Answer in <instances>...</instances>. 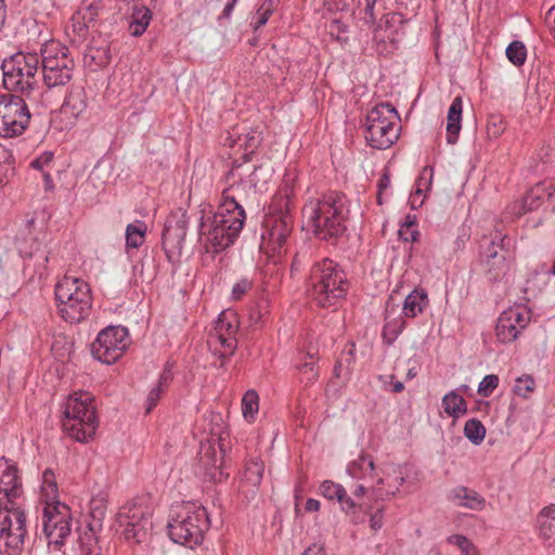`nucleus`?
Masks as SVG:
<instances>
[{
    "mask_svg": "<svg viewBox=\"0 0 555 555\" xmlns=\"http://www.w3.org/2000/svg\"><path fill=\"white\" fill-rule=\"evenodd\" d=\"M238 191L240 186L234 185L223 189L217 211L201 217L198 234L211 253L217 254L232 245L244 227L246 215Z\"/></svg>",
    "mask_w": 555,
    "mask_h": 555,
    "instance_id": "obj_1",
    "label": "nucleus"
},
{
    "mask_svg": "<svg viewBox=\"0 0 555 555\" xmlns=\"http://www.w3.org/2000/svg\"><path fill=\"white\" fill-rule=\"evenodd\" d=\"M302 215L318 238H337L347 230L349 201L341 192L328 191L309 198L302 207Z\"/></svg>",
    "mask_w": 555,
    "mask_h": 555,
    "instance_id": "obj_2",
    "label": "nucleus"
},
{
    "mask_svg": "<svg viewBox=\"0 0 555 555\" xmlns=\"http://www.w3.org/2000/svg\"><path fill=\"white\" fill-rule=\"evenodd\" d=\"M349 289V282L343 268L330 258L312 264L307 282L310 299L320 308L336 306Z\"/></svg>",
    "mask_w": 555,
    "mask_h": 555,
    "instance_id": "obj_3",
    "label": "nucleus"
},
{
    "mask_svg": "<svg viewBox=\"0 0 555 555\" xmlns=\"http://www.w3.org/2000/svg\"><path fill=\"white\" fill-rule=\"evenodd\" d=\"M209 527L207 509L195 502L172 506L167 526L170 539L190 548L203 543Z\"/></svg>",
    "mask_w": 555,
    "mask_h": 555,
    "instance_id": "obj_4",
    "label": "nucleus"
},
{
    "mask_svg": "<svg viewBox=\"0 0 555 555\" xmlns=\"http://www.w3.org/2000/svg\"><path fill=\"white\" fill-rule=\"evenodd\" d=\"M59 315L67 323L78 324L87 320L92 311V292L82 279L65 275L54 287Z\"/></svg>",
    "mask_w": 555,
    "mask_h": 555,
    "instance_id": "obj_5",
    "label": "nucleus"
},
{
    "mask_svg": "<svg viewBox=\"0 0 555 555\" xmlns=\"http://www.w3.org/2000/svg\"><path fill=\"white\" fill-rule=\"evenodd\" d=\"M98 420L93 398L88 392L69 396L64 409L63 427L79 442H88L95 435Z\"/></svg>",
    "mask_w": 555,
    "mask_h": 555,
    "instance_id": "obj_6",
    "label": "nucleus"
},
{
    "mask_svg": "<svg viewBox=\"0 0 555 555\" xmlns=\"http://www.w3.org/2000/svg\"><path fill=\"white\" fill-rule=\"evenodd\" d=\"M400 129L397 109L389 103H380L366 115L364 137L371 147L386 150L397 142Z\"/></svg>",
    "mask_w": 555,
    "mask_h": 555,
    "instance_id": "obj_7",
    "label": "nucleus"
},
{
    "mask_svg": "<svg viewBox=\"0 0 555 555\" xmlns=\"http://www.w3.org/2000/svg\"><path fill=\"white\" fill-rule=\"evenodd\" d=\"M40 57L37 53L17 52L2 62L3 86L7 90L30 96L38 86Z\"/></svg>",
    "mask_w": 555,
    "mask_h": 555,
    "instance_id": "obj_8",
    "label": "nucleus"
},
{
    "mask_svg": "<svg viewBox=\"0 0 555 555\" xmlns=\"http://www.w3.org/2000/svg\"><path fill=\"white\" fill-rule=\"evenodd\" d=\"M40 63L44 85L51 89L65 86L73 78L75 62L67 47L49 41L40 50Z\"/></svg>",
    "mask_w": 555,
    "mask_h": 555,
    "instance_id": "obj_9",
    "label": "nucleus"
},
{
    "mask_svg": "<svg viewBox=\"0 0 555 555\" xmlns=\"http://www.w3.org/2000/svg\"><path fill=\"white\" fill-rule=\"evenodd\" d=\"M26 535V515L21 503L0 505V551L4 555H21Z\"/></svg>",
    "mask_w": 555,
    "mask_h": 555,
    "instance_id": "obj_10",
    "label": "nucleus"
},
{
    "mask_svg": "<svg viewBox=\"0 0 555 555\" xmlns=\"http://www.w3.org/2000/svg\"><path fill=\"white\" fill-rule=\"evenodd\" d=\"M237 330L238 323L235 314L222 312L208 334L207 346L211 353L220 360V367L225 365L237 349Z\"/></svg>",
    "mask_w": 555,
    "mask_h": 555,
    "instance_id": "obj_11",
    "label": "nucleus"
},
{
    "mask_svg": "<svg viewBox=\"0 0 555 555\" xmlns=\"http://www.w3.org/2000/svg\"><path fill=\"white\" fill-rule=\"evenodd\" d=\"M129 345L130 337L127 327L107 326L100 331L91 344V354L104 364H113L124 356Z\"/></svg>",
    "mask_w": 555,
    "mask_h": 555,
    "instance_id": "obj_12",
    "label": "nucleus"
},
{
    "mask_svg": "<svg viewBox=\"0 0 555 555\" xmlns=\"http://www.w3.org/2000/svg\"><path fill=\"white\" fill-rule=\"evenodd\" d=\"M30 113L25 100L15 94H0V137L21 135L29 125Z\"/></svg>",
    "mask_w": 555,
    "mask_h": 555,
    "instance_id": "obj_13",
    "label": "nucleus"
},
{
    "mask_svg": "<svg viewBox=\"0 0 555 555\" xmlns=\"http://www.w3.org/2000/svg\"><path fill=\"white\" fill-rule=\"evenodd\" d=\"M117 521L124 527L125 538L135 543L146 541L153 529L151 508L138 502L125 504L117 514Z\"/></svg>",
    "mask_w": 555,
    "mask_h": 555,
    "instance_id": "obj_14",
    "label": "nucleus"
},
{
    "mask_svg": "<svg viewBox=\"0 0 555 555\" xmlns=\"http://www.w3.org/2000/svg\"><path fill=\"white\" fill-rule=\"evenodd\" d=\"M42 526L49 545L59 550L72 532L69 507L60 502L48 504L43 509Z\"/></svg>",
    "mask_w": 555,
    "mask_h": 555,
    "instance_id": "obj_15",
    "label": "nucleus"
},
{
    "mask_svg": "<svg viewBox=\"0 0 555 555\" xmlns=\"http://www.w3.org/2000/svg\"><path fill=\"white\" fill-rule=\"evenodd\" d=\"M296 204L285 201L275 193L269 206L271 214V229L269 232V241L274 244V249L282 248L293 229V211Z\"/></svg>",
    "mask_w": 555,
    "mask_h": 555,
    "instance_id": "obj_16",
    "label": "nucleus"
},
{
    "mask_svg": "<svg viewBox=\"0 0 555 555\" xmlns=\"http://www.w3.org/2000/svg\"><path fill=\"white\" fill-rule=\"evenodd\" d=\"M531 310L525 305H516L504 310L496 322L495 334L503 344L515 341L531 322Z\"/></svg>",
    "mask_w": 555,
    "mask_h": 555,
    "instance_id": "obj_17",
    "label": "nucleus"
},
{
    "mask_svg": "<svg viewBox=\"0 0 555 555\" xmlns=\"http://www.w3.org/2000/svg\"><path fill=\"white\" fill-rule=\"evenodd\" d=\"M404 482L405 474L402 465L388 464L380 468L376 481L371 486V495L375 501L390 500L399 492Z\"/></svg>",
    "mask_w": 555,
    "mask_h": 555,
    "instance_id": "obj_18",
    "label": "nucleus"
},
{
    "mask_svg": "<svg viewBox=\"0 0 555 555\" xmlns=\"http://www.w3.org/2000/svg\"><path fill=\"white\" fill-rule=\"evenodd\" d=\"M23 493L17 467L5 457L0 459V505L21 503Z\"/></svg>",
    "mask_w": 555,
    "mask_h": 555,
    "instance_id": "obj_19",
    "label": "nucleus"
},
{
    "mask_svg": "<svg viewBox=\"0 0 555 555\" xmlns=\"http://www.w3.org/2000/svg\"><path fill=\"white\" fill-rule=\"evenodd\" d=\"M188 221L185 215L169 217L164 225L162 234V246L170 259V255L181 251L186 235Z\"/></svg>",
    "mask_w": 555,
    "mask_h": 555,
    "instance_id": "obj_20",
    "label": "nucleus"
},
{
    "mask_svg": "<svg viewBox=\"0 0 555 555\" xmlns=\"http://www.w3.org/2000/svg\"><path fill=\"white\" fill-rule=\"evenodd\" d=\"M507 240V244L509 243V238L506 236L501 237V243L496 244L494 241L491 242L489 247L483 254L482 262L486 269V273L491 281L501 280L508 271V263L506 261V257L504 254L499 253V248L501 250L505 249V241Z\"/></svg>",
    "mask_w": 555,
    "mask_h": 555,
    "instance_id": "obj_21",
    "label": "nucleus"
},
{
    "mask_svg": "<svg viewBox=\"0 0 555 555\" xmlns=\"http://www.w3.org/2000/svg\"><path fill=\"white\" fill-rule=\"evenodd\" d=\"M223 462L222 455L218 452L216 446L211 442L201 443L199 463L204 468L205 475L215 482H221L223 473L221 465Z\"/></svg>",
    "mask_w": 555,
    "mask_h": 555,
    "instance_id": "obj_22",
    "label": "nucleus"
},
{
    "mask_svg": "<svg viewBox=\"0 0 555 555\" xmlns=\"http://www.w3.org/2000/svg\"><path fill=\"white\" fill-rule=\"evenodd\" d=\"M88 108V96L81 86L73 85L63 102L61 113L74 119L83 118Z\"/></svg>",
    "mask_w": 555,
    "mask_h": 555,
    "instance_id": "obj_23",
    "label": "nucleus"
},
{
    "mask_svg": "<svg viewBox=\"0 0 555 555\" xmlns=\"http://www.w3.org/2000/svg\"><path fill=\"white\" fill-rule=\"evenodd\" d=\"M100 11L98 0H85L72 17L73 30L79 37H85L88 28L94 25Z\"/></svg>",
    "mask_w": 555,
    "mask_h": 555,
    "instance_id": "obj_24",
    "label": "nucleus"
},
{
    "mask_svg": "<svg viewBox=\"0 0 555 555\" xmlns=\"http://www.w3.org/2000/svg\"><path fill=\"white\" fill-rule=\"evenodd\" d=\"M347 474L358 480L376 481L380 473V468L375 466L374 459L371 454L361 452L357 459L347 465Z\"/></svg>",
    "mask_w": 555,
    "mask_h": 555,
    "instance_id": "obj_25",
    "label": "nucleus"
},
{
    "mask_svg": "<svg viewBox=\"0 0 555 555\" xmlns=\"http://www.w3.org/2000/svg\"><path fill=\"white\" fill-rule=\"evenodd\" d=\"M262 140V131L258 128H250L246 132L240 133L235 140L228 137L224 144H228L231 147L237 145L240 149H243V163H248L251 155L255 154L260 146Z\"/></svg>",
    "mask_w": 555,
    "mask_h": 555,
    "instance_id": "obj_26",
    "label": "nucleus"
},
{
    "mask_svg": "<svg viewBox=\"0 0 555 555\" xmlns=\"http://www.w3.org/2000/svg\"><path fill=\"white\" fill-rule=\"evenodd\" d=\"M537 528L545 546L555 552V504L541 509L537 516Z\"/></svg>",
    "mask_w": 555,
    "mask_h": 555,
    "instance_id": "obj_27",
    "label": "nucleus"
},
{
    "mask_svg": "<svg viewBox=\"0 0 555 555\" xmlns=\"http://www.w3.org/2000/svg\"><path fill=\"white\" fill-rule=\"evenodd\" d=\"M397 308L387 302L385 309V324L383 327V339L387 345H392L406 326L405 317L400 313L396 315Z\"/></svg>",
    "mask_w": 555,
    "mask_h": 555,
    "instance_id": "obj_28",
    "label": "nucleus"
},
{
    "mask_svg": "<svg viewBox=\"0 0 555 555\" xmlns=\"http://www.w3.org/2000/svg\"><path fill=\"white\" fill-rule=\"evenodd\" d=\"M428 306L429 298L427 291L423 287H415L405 296L401 313L406 319H415L423 314Z\"/></svg>",
    "mask_w": 555,
    "mask_h": 555,
    "instance_id": "obj_29",
    "label": "nucleus"
},
{
    "mask_svg": "<svg viewBox=\"0 0 555 555\" xmlns=\"http://www.w3.org/2000/svg\"><path fill=\"white\" fill-rule=\"evenodd\" d=\"M450 500L460 507L474 511H482L486 507V499L476 490L467 487H456L450 493Z\"/></svg>",
    "mask_w": 555,
    "mask_h": 555,
    "instance_id": "obj_30",
    "label": "nucleus"
},
{
    "mask_svg": "<svg viewBox=\"0 0 555 555\" xmlns=\"http://www.w3.org/2000/svg\"><path fill=\"white\" fill-rule=\"evenodd\" d=\"M243 163H240L238 159L233 160L231 169L228 171L225 179L227 182H231L230 185L240 186L238 195L243 199L245 196V188H257L259 179L257 177V172L261 169L260 166L254 167L253 172L246 177L242 178L238 169L242 167Z\"/></svg>",
    "mask_w": 555,
    "mask_h": 555,
    "instance_id": "obj_31",
    "label": "nucleus"
},
{
    "mask_svg": "<svg viewBox=\"0 0 555 555\" xmlns=\"http://www.w3.org/2000/svg\"><path fill=\"white\" fill-rule=\"evenodd\" d=\"M462 108L463 102L460 96H456L448 111V121H447V142L449 144H454L457 142L459 133L461 131V121H462Z\"/></svg>",
    "mask_w": 555,
    "mask_h": 555,
    "instance_id": "obj_32",
    "label": "nucleus"
},
{
    "mask_svg": "<svg viewBox=\"0 0 555 555\" xmlns=\"http://www.w3.org/2000/svg\"><path fill=\"white\" fill-rule=\"evenodd\" d=\"M107 508V494L104 492H99L90 500V512L89 515L92 518V521L89 524V529L92 532H95L98 529L102 528L103 520L106 515Z\"/></svg>",
    "mask_w": 555,
    "mask_h": 555,
    "instance_id": "obj_33",
    "label": "nucleus"
},
{
    "mask_svg": "<svg viewBox=\"0 0 555 555\" xmlns=\"http://www.w3.org/2000/svg\"><path fill=\"white\" fill-rule=\"evenodd\" d=\"M152 20V11L143 5L137 4L133 7L131 23L129 25V31L132 36L139 37L143 35L150 25Z\"/></svg>",
    "mask_w": 555,
    "mask_h": 555,
    "instance_id": "obj_34",
    "label": "nucleus"
},
{
    "mask_svg": "<svg viewBox=\"0 0 555 555\" xmlns=\"http://www.w3.org/2000/svg\"><path fill=\"white\" fill-rule=\"evenodd\" d=\"M441 403L444 412L453 418H459L467 413V403L464 397L459 392V389L446 393Z\"/></svg>",
    "mask_w": 555,
    "mask_h": 555,
    "instance_id": "obj_35",
    "label": "nucleus"
},
{
    "mask_svg": "<svg viewBox=\"0 0 555 555\" xmlns=\"http://www.w3.org/2000/svg\"><path fill=\"white\" fill-rule=\"evenodd\" d=\"M340 490L341 493H338V498H335L333 502H337L339 504L341 512H344L353 524L362 521V505L356 502L354 499L347 493L344 486Z\"/></svg>",
    "mask_w": 555,
    "mask_h": 555,
    "instance_id": "obj_36",
    "label": "nucleus"
},
{
    "mask_svg": "<svg viewBox=\"0 0 555 555\" xmlns=\"http://www.w3.org/2000/svg\"><path fill=\"white\" fill-rule=\"evenodd\" d=\"M147 225L144 221L129 223L126 228V248H139L145 241Z\"/></svg>",
    "mask_w": 555,
    "mask_h": 555,
    "instance_id": "obj_37",
    "label": "nucleus"
},
{
    "mask_svg": "<svg viewBox=\"0 0 555 555\" xmlns=\"http://www.w3.org/2000/svg\"><path fill=\"white\" fill-rule=\"evenodd\" d=\"M297 188V175L295 171L286 170L283 176V180L279 186L276 194L282 196L285 201L295 203V193Z\"/></svg>",
    "mask_w": 555,
    "mask_h": 555,
    "instance_id": "obj_38",
    "label": "nucleus"
},
{
    "mask_svg": "<svg viewBox=\"0 0 555 555\" xmlns=\"http://www.w3.org/2000/svg\"><path fill=\"white\" fill-rule=\"evenodd\" d=\"M259 410L258 393L250 389L247 390L242 398V413L246 421L253 422Z\"/></svg>",
    "mask_w": 555,
    "mask_h": 555,
    "instance_id": "obj_39",
    "label": "nucleus"
},
{
    "mask_svg": "<svg viewBox=\"0 0 555 555\" xmlns=\"http://www.w3.org/2000/svg\"><path fill=\"white\" fill-rule=\"evenodd\" d=\"M465 437L474 444H480L486 437V427L477 420H468L464 425Z\"/></svg>",
    "mask_w": 555,
    "mask_h": 555,
    "instance_id": "obj_40",
    "label": "nucleus"
},
{
    "mask_svg": "<svg viewBox=\"0 0 555 555\" xmlns=\"http://www.w3.org/2000/svg\"><path fill=\"white\" fill-rule=\"evenodd\" d=\"M506 56L515 66H521L527 59V49L521 41L515 40L506 48Z\"/></svg>",
    "mask_w": 555,
    "mask_h": 555,
    "instance_id": "obj_41",
    "label": "nucleus"
},
{
    "mask_svg": "<svg viewBox=\"0 0 555 555\" xmlns=\"http://www.w3.org/2000/svg\"><path fill=\"white\" fill-rule=\"evenodd\" d=\"M263 463L259 459H251L245 466V478L253 486L260 483L263 475Z\"/></svg>",
    "mask_w": 555,
    "mask_h": 555,
    "instance_id": "obj_42",
    "label": "nucleus"
},
{
    "mask_svg": "<svg viewBox=\"0 0 555 555\" xmlns=\"http://www.w3.org/2000/svg\"><path fill=\"white\" fill-rule=\"evenodd\" d=\"M544 189L537 184L524 197L522 206L525 211H532L540 207L543 202Z\"/></svg>",
    "mask_w": 555,
    "mask_h": 555,
    "instance_id": "obj_43",
    "label": "nucleus"
},
{
    "mask_svg": "<svg viewBox=\"0 0 555 555\" xmlns=\"http://www.w3.org/2000/svg\"><path fill=\"white\" fill-rule=\"evenodd\" d=\"M307 357L310 361H306L297 366L299 373L306 378L308 384L314 383L319 377V372L317 367V360L314 356L310 352L307 353Z\"/></svg>",
    "mask_w": 555,
    "mask_h": 555,
    "instance_id": "obj_44",
    "label": "nucleus"
},
{
    "mask_svg": "<svg viewBox=\"0 0 555 555\" xmlns=\"http://www.w3.org/2000/svg\"><path fill=\"white\" fill-rule=\"evenodd\" d=\"M447 542L456 545L461 551L460 555H479L477 547L465 535H450Z\"/></svg>",
    "mask_w": 555,
    "mask_h": 555,
    "instance_id": "obj_45",
    "label": "nucleus"
},
{
    "mask_svg": "<svg viewBox=\"0 0 555 555\" xmlns=\"http://www.w3.org/2000/svg\"><path fill=\"white\" fill-rule=\"evenodd\" d=\"M535 382L530 375H522L515 380L513 391L515 395L528 398L529 395L534 390Z\"/></svg>",
    "mask_w": 555,
    "mask_h": 555,
    "instance_id": "obj_46",
    "label": "nucleus"
},
{
    "mask_svg": "<svg viewBox=\"0 0 555 555\" xmlns=\"http://www.w3.org/2000/svg\"><path fill=\"white\" fill-rule=\"evenodd\" d=\"M12 171V155L8 150L0 146V186L8 182L9 176Z\"/></svg>",
    "mask_w": 555,
    "mask_h": 555,
    "instance_id": "obj_47",
    "label": "nucleus"
},
{
    "mask_svg": "<svg viewBox=\"0 0 555 555\" xmlns=\"http://www.w3.org/2000/svg\"><path fill=\"white\" fill-rule=\"evenodd\" d=\"M505 130V121L501 115H492L487 122V133L491 139L499 138Z\"/></svg>",
    "mask_w": 555,
    "mask_h": 555,
    "instance_id": "obj_48",
    "label": "nucleus"
},
{
    "mask_svg": "<svg viewBox=\"0 0 555 555\" xmlns=\"http://www.w3.org/2000/svg\"><path fill=\"white\" fill-rule=\"evenodd\" d=\"M42 491L47 496H55L57 493V483L54 472L51 468L44 469L42 473Z\"/></svg>",
    "mask_w": 555,
    "mask_h": 555,
    "instance_id": "obj_49",
    "label": "nucleus"
},
{
    "mask_svg": "<svg viewBox=\"0 0 555 555\" xmlns=\"http://www.w3.org/2000/svg\"><path fill=\"white\" fill-rule=\"evenodd\" d=\"M343 485L334 482L333 480H324L319 487V493L328 501H334L341 493Z\"/></svg>",
    "mask_w": 555,
    "mask_h": 555,
    "instance_id": "obj_50",
    "label": "nucleus"
},
{
    "mask_svg": "<svg viewBox=\"0 0 555 555\" xmlns=\"http://www.w3.org/2000/svg\"><path fill=\"white\" fill-rule=\"evenodd\" d=\"M434 178V168L430 166H425L416 181V194H422L423 192L429 191L431 188Z\"/></svg>",
    "mask_w": 555,
    "mask_h": 555,
    "instance_id": "obj_51",
    "label": "nucleus"
},
{
    "mask_svg": "<svg viewBox=\"0 0 555 555\" xmlns=\"http://www.w3.org/2000/svg\"><path fill=\"white\" fill-rule=\"evenodd\" d=\"M272 14V2L271 0L263 1L257 10V21L253 22L251 25L255 30L266 25L269 17Z\"/></svg>",
    "mask_w": 555,
    "mask_h": 555,
    "instance_id": "obj_52",
    "label": "nucleus"
},
{
    "mask_svg": "<svg viewBox=\"0 0 555 555\" xmlns=\"http://www.w3.org/2000/svg\"><path fill=\"white\" fill-rule=\"evenodd\" d=\"M499 386V376L495 374L486 375L478 386V393L482 397H489Z\"/></svg>",
    "mask_w": 555,
    "mask_h": 555,
    "instance_id": "obj_53",
    "label": "nucleus"
},
{
    "mask_svg": "<svg viewBox=\"0 0 555 555\" xmlns=\"http://www.w3.org/2000/svg\"><path fill=\"white\" fill-rule=\"evenodd\" d=\"M253 281L247 278L238 280L232 287V299L241 300L253 288Z\"/></svg>",
    "mask_w": 555,
    "mask_h": 555,
    "instance_id": "obj_54",
    "label": "nucleus"
},
{
    "mask_svg": "<svg viewBox=\"0 0 555 555\" xmlns=\"http://www.w3.org/2000/svg\"><path fill=\"white\" fill-rule=\"evenodd\" d=\"M164 388L162 386H154L150 391H149V395L146 397V401H145V411L146 413H150L156 405H157V402L159 401L160 397L163 396L164 393Z\"/></svg>",
    "mask_w": 555,
    "mask_h": 555,
    "instance_id": "obj_55",
    "label": "nucleus"
},
{
    "mask_svg": "<svg viewBox=\"0 0 555 555\" xmlns=\"http://www.w3.org/2000/svg\"><path fill=\"white\" fill-rule=\"evenodd\" d=\"M53 160V153L52 152H43L40 156L33 159L30 162V167L37 170H40L42 172L44 171V168L50 166V164Z\"/></svg>",
    "mask_w": 555,
    "mask_h": 555,
    "instance_id": "obj_56",
    "label": "nucleus"
},
{
    "mask_svg": "<svg viewBox=\"0 0 555 555\" xmlns=\"http://www.w3.org/2000/svg\"><path fill=\"white\" fill-rule=\"evenodd\" d=\"M345 33H346V26L339 20H334L331 23L330 35L332 37L335 36L337 41H340V42L347 41L348 38L346 36H343Z\"/></svg>",
    "mask_w": 555,
    "mask_h": 555,
    "instance_id": "obj_57",
    "label": "nucleus"
},
{
    "mask_svg": "<svg viewBox=\"0 0 555 555\" xmlns=\"http://www.w3.org/2000/svg\"><path fill=\"white\" fill-rule=\"evenodd\" d=\"M390 186V175L388 170H384L382 173L378 183H377V203L378 205L383 204V193Z\"/></svg>",
    "mask_w": 555,
    "mask_h": 555,
    "instance_id": "obj_58",
    "label": "nucleus"
},
{
    "mask_svg": "<svg viewBox=\"0 0 555 555\" xmlns=\"http://www.w3.org/2000/svg\"><path fill=\"white\" fill-rule=\"evenodd\" d=\"M416 217L413 215H406L404 222L401 224V228L399 230V235L408 234L410 229L416 228Z\"/></svg>",
    "mask_w": 555,
    "mask_h": 555,
    "instance_id": "obj_59",
    "label": "nucleus"
},
{
    "mask_svg": "<svg viewBox=\"0 0 555 555\" xmlns=\"http://www.w3.org/2000/svg\"><path fill=\"white\" fill-rule=\"evenodd\" d=\"M374 8L375 3L373 0H365L364 21L367 24L375 22Z\"/></svg>",
    "mask_w": 555,
    "mask_h": 555,
    "instance_id": "obj_60",
    "label": "nucleus"
},
{
    "mask_svg": "<svg viewBox=\"0 0 555 555\" xmlns=\"http://www.w3.org/2000/svg\"><path fill=\"white\" fill-rule=\"evenodd\" d=\"M545 23L555 39V5L551 7L545 14Z\"/></svg>",
    "mask_w": 555,
    "mask_h": 555,
    "instance_id": "obj_61",
    "label": "nucleus"
},
{
    "mask_svg": "<svg viewBox=\"0 0 555 555\" xmlns=\"http://www.w3.org/2000/svg\"><path fill=\"white\" fill-rule=\"evenodd\" d=\"M172 379V374H171V370L169 369L168 365H166V367L163 370L159 378H158V383L156 386H162L164 388V390L166 389V387L169 385V383L171 382Z\"/></svg>",
    "mask_w": 555,
    "mask_h": 555,
    "instance_id": "obj_62",
    "label": "nucleus"
},
{
    "mask_svg": "<svg viewBox=\"0 0 555 555\" xmlns=\"http://www.w3.org/2000/svg\"><path fill=\"white\" fill-rule=\"evenodd\" d=\"M236 2L237 0H228L221 15L219 16V20H230Z\"/></svg>",
    "mask_w": 555,
    "mask_h": 555,
    "instance_id": "obj_63",
    "label": "nucleus"
},
{
    "mask_svg": "<svg viewBox=\"0 0 555 555\" xmlns=\"http://www.w3.org/2000/svg\"><path fill=\"white\" fill-rule=\"evenodd\" d=\"M301 555H325V553L321 545L312 544Z\"/></svg>",
    "mask_w": 555,
    "mask_h": 555,
    "instance_id": "obj_64",
    "label": "nucleus"
}]
</instances>
